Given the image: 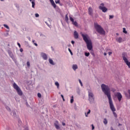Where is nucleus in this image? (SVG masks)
Returning a JSON list of instances; mask_svg holds the SVG:
<instances>
[{
	"label": "nucleus",
	"mask_w": 130,
	"mask_h": 130,
	"mask_svg": "<svg viewBox=\"0 0 130 130\" xmlns=\"http://www.w3.org/2000/svg\"><path fill=\"white\" fill-rule=\"evenodd\" d=\"M101 87L103 93L109 99L110 108L113 112L114 117H115V118H117V114H116L115 112L116 111V109H115V107H114L113 102H112V99H111V92L110 91V88H109L108 85H105L104 84H102Z\"/></svg>",
	"instance_id": "1"
},
{
	"label": "nucleus",
	"mask_w": 130,
	"mask_h": 130,
	"mask_svg": "<svg viewBox=\"0 0 130 130\" xmlns=\"http://www.w3.org/2000/svg\"><path fill=\"white\" fill-rule=\"evenodd\" d=\"M82 37L85 43H86V46L88 50H92L93 49V45H92V41L91 40H89V36L87 34H82Z\"/></svg>",
	"instance_id": "2"
},
{
	"label": "nucleus",
	"mask_w": 130,
	"mask_h": 130,
	"mask_svg": "<svg viewBox=\"0 0 130 130\" xmlns=\"http://www.w3.org/2000/svg\"><path fill=\"white\" fill-rule=\"evenodd\" d=\"M94 28L98 33L101 34V35H105V30L102 28L101 25L98 23H94Z\"/></svg>",
	"instance_id": "3"
},
{
	"label": "nucleus",
	"mask_w": 130,
	"mask_h": 130,
	"mask_svg": "<svg viewBox=\"0 0 130 130\" xmlns=\"http://www.w3.org/2000/svg\"><path fill=\"white\" fill-rule=\"evenodd\" d=\"M13 86L14 89L16 90L17 94L19 95V96H22L23 95V91H22V90H21L20 87H19V86H18V85L16 84V83L14 82L13 83Z\"/></svg>",
	"instance_id": "4"
},
{
	"label": "nucleus",
	"mask_w": 130,
	"mask_h": 130,
	"mask_svg": "<svg viewBox=\"0 0 130 130\" xmlns=\"http://www.w3.org/2000/svg\"><path fill=\"white\" fill-rule=\"evenodd\" d=\"M88 101H89L90 104H92V103H94V102H95L94 94L90 91L88 92Z\"/></svg>",
	"instance_id": "5"
},
{
	"label": "nucleus",
	"mask_w": 130,
	"mask_h": 130,
	"mask_svg": "<svg viewBox=\"0 0 130 130\" xmlns=\"http://www.w3.org/2000/svg\"><path fill=\"white\" fill-rule=\"evenodd\" d=\"M99 8L103 13H106L108 10L106 7H104V3L101 4V6Z\"/></svg>",
	"instance_id": "6"
},
{
	"label": "nucleus",
	"mask_w": 130,
	"mask_h": 130,
	"mask_svg": "<svg viewBox=\"0 0 130 130\" xmlns=\"http://www.w3.org/2000/svg\"><path fill=\"white\" fill-rule=\"evenodd\" d=\"M115 97H117L119 102L121 101V99H122V95L121 94V93H120V92H116V93H115Z\"/></svg>",
	"instance_id": "7"
},
{
	"label": "nucleus",
	"mask_w": 130,
	"mask_h": 130,
	"mask_svg": "<svg viewBox=\"0 0 130 130\" xmlns=\"http://www.w3.org/2000/svg\"><path fill=\"white\" fill-rule=\"evenodd\" d=\"M122 57L124 61H125L127 60V53L126 52H123L122 53Z\"/></svg>",
	"instance_id": "8"
},
{
	"label": "nucleus",
	"mask_w": 130,
	"mask_h": 130,
	"mask_svg": "<svg viewBox=\"0 0 130 130\" xmlns=\"http://www.w3.org/2000/svg\"><path fill=\"white\" fill-rule=\"evenodd\" d=\"M41 55L44 60H47V54H46L45 53L42 52L41 53Z\"/></svg>",
	"instance_id": "9"
},
{
	"label": "nucleus",
	"mask_w": 130,
	"mask_h": 130,
	"mask_svg": "<svg viewBox=\"0 0 130 130\" xmlns=\"http://www.w3.org/2000/svg\"><path fill=\"white\" fill-rule=\"evenodd\" d=\"M74 36L75 39H78V38H79V34L76 30L74 31Z\"/></svg>",
	"instance_id": "10"
},
{
	"label": "nucleus",
	"mask_w": 130,
	"mask_h": 130,
	"mask_svg": "<svg viewBox=\"0 0 130 130\" xmlns=\"http://www.w3.org/2000/svg\"><path fill=\"white\" fill-rule=\"evenodd\" d=\"M54 125L56 129H59L60 128V127H59V125H58V121L56 120L55 121L54 123Z\"/></svg>",
	"instance_id": "11"
},
{
	"label": "nucleus",
	"mask_w": 130,
	"mask_h": 130,
	"mask_svg": "<svg viewBox=\"0 0 130 130\" xmlns=\"http://www.w3.org/2000/svg\"><path fill=\"white\" fill-rule=\"evenodd\" d=\"M88 14L89 15H90V16H92L93 15V9L91 7H89L88 8Z\"/></svg>",
	"instance_id": "12"
},
{
	"label": "nucleus",
	"mask_w": 130,
	"mask_h": 130,
	"mask_svg": "<svg viewBox=\"0 0 130 130\" xmlns=\"http://www.w3.org/2000/svg\"><path fill=\"white\" fill-rule=\"evenodd\" d=\"M52 6L53 7V8H54V9H55V8H56V5L55 4V3H54V1L53 0H49Z\"/></svg>",
	"instance_id": "13"
},
{
	"label": "nucleus",
	"mask_w": 130,
	"mask_h": 130,
	"mask_svg": "<svg viewBox=\"0 0 130 130\" xmlns=\"http://www.w3.org/2000/svg\"><path fill=\"white\" fill-rule=\"evenodd\" d=\"M116 40L119 43H121V42H123V40H122V38L121 37L118 38Z\"/></svg>",
	"instance_id": "14"
},
{
	"label": "nucleus",
	"mask_w": 130,
	"mask_h": 130,
	"mask_svg": "<svg viewBox=\"0 0 130 130\" xmlns=\"http://www.w3.org/2000/svg\"><path fill=\"white\" fill-rule=\"evenodd\" d=\"M49 62L50 63V64H52V66L55 65V63H54V62H53V60L51 59V58L49 59Z\"/></svg>",
	"instance_id": "15"
},
{
	"label": "nucleus",
	"mask_w": 130,
	"mask_h": 130,
	"mask_svg": "<svg viewBox=\"0 0 130 130\" xmlns=\"http://www.w3.org/2000/svg\"><path fill=\"white\" fill-rule=\"evenodd\" d=\"M125 63L127 66V67L130 69V62L128 61V60H126V61H124Z\"/></svg>",
	"instance_id": "16"
},
{
	"label": "nucleus",
	"mask_w": 130,
	"mask_h": 130,
	"mask_svg": "<svg viewBox=\"0 0 130 130\" xmlns=\"http://www.w3.org/2000/svg\"><path fill=\"white\" fill-rule=\"evenodd\" d=\"M73 69L74 71H76L78 69V66L77 64H74L72 66Z\"/></svg>",
	"instance_id": "17"
},
{
	"label": "nucleus",
	"mask_w": 130,
	"mask_h": 130,
	"mask_svg": "<svg viewBox=\"0 0 130 130\" xmlns=\"http://www.w3.org/2000/svg\"><path fill=\"white\" fill-rule=\"evenodd\" d=\"M8 53L10 57H11V58H13V57H14V54H13V53L12 52V51H9Z\"/></svg>",
	"instance_id": "18"
},
{
	"label": "nucleus",
	"mask_w": 130,
	"mask_h": 130,
	"mask_svg": "<svg viewBox=\"0 0 130 130\" xmlns=\"http://www.w3.org/2000/svg\"><path fill=\"white\" fill-rule=\"evenodd\" d=\"M13 116L14 117H17V113H16V111H13L12 112Z\"/></svg>",
	"instance_id": "19"
},
{
	"label": "nucleus",
	"mask_w": 130,
	"mask_h": 130,
	"mask_svg": "<svg viewBox=\"0 0 130 130\" xmlns=\"http://www.w3.org/2000/svg\"><path fill=\"white\" fill-rule=\"evenodd\" d=\"M65 21L67 23H69V17L68 16V14L65 16Z\"/></svg>",
	"instance_id": "20"
},
{
	"label": "nucleus",
	"mask_w": 130,
	"mask_h": 130,
	"mask_svg": "<svg viewBox=\"0 0 130 130\" xmlns=\"http://www.w3.org/2000/svg\"><path fill=\"white\" fill-rule=\"evenodd\" d=\"M90 113H91L90 110H88V111L87 112V113H85L86 117H88V115L90 114Z\"/></svg>",
	"instance_id": "21"
},
{
	"label": "nucleus",
	"mask_w": 130,
	"mask_h": 130,
	"mask_svg": "<svg viewBox=\"0 0 130 130\" xmlns=\"http://www.w3.org/2000/svg\"><path fill=\"white\" fill-rule=\"evenodd\" d=\"M31 4H32V8L33 9H35V1H32Z\"/></svg>",
	"instance_id": "22"
},
{
	"label": "nucleus",
	"mask_w": 130,
	"mask_h": 130,
	"mask_svg": "<svg viewBox=\"0 0 130 130\" xmlns=\"http://www.w3.org/2000/svg\"><path fill=\"white\" fill-rule=\"evenodd\" d=\"M72 24H73V25H74L75 26H76V27H78V22H77V21H73V22H72Z\"/></svg>",
	"instance_id": "23"
},
{
	"label": "nucleus",
	"mask_w": 130,
	"mask_h": 130,
	"mask_svg": "<svg viewBox=\"0 0 130 130\" xmlns=\"http://www.w3.org/2000/svg\"><path fill=\"white\" fill-rule=\"evenodd\" d=\"M90 53L91 54V55L95 56V54L94 53V50H93V49L90 50Z\"/></svg>",
	"instance_id": "24"
},
{
	"label": "nucleus",
	"mask_w": 130,
	"mask_h": 130,
	"mask_svg": "<svg viewBox=\"0 0 130 130\" xmlns=\"http://www.w3.org/2000/svg\"><path fill=\"white\" fill-rule=\"evenodd\" d=\"M55 85L57 86V89L59 88V83H58V82H56Z\"/></svg>",
	"instance_id": "25"
},
{
	"label": "nucleus",
	"mask_w": 130,
	"mask_h": 130,
	"mask_svg": "<svg viewBox=\"0 0 130 130\" xmlns=\"http://www.w3.org/2000/svg\"><path fill=\"white\" fill-rule=\"evenodd\" d=\"M104 124H107L108 123V121H107V119L105 118L104 119V121H103Z\"/></svg>",
	"instance_id": "26"
},
{
	"label": "nucleus",
	"mask_w": 130,
	"mask_h": 130,
	"mask_svg": "<svg viewBox=\"0 0 130 130\" xmlns=\"http://www.w3.org/2000/svg\"><path fill=\"white\" fill-rule=\"evenodd\" d=\"M123 33H124L125 34H127V31H126V29L125 28H123Z\"/></svg>",
	"instance_id": "27"
},
{
	"label": "nucleus",
	"mask_w": 130,
	"mask_h": 130,
	"mask_svg": "<svg viewBox=\"0 0 130 130\" xmlns=\"http://www.w3.org/2000/svg\"><path fill=\"white\" fill-rule=\"evenodd\" d=\"M71 103H74V96H71V101H70Z\"/></svg>",
	"instance_id": "28"
},
{
	"label": "nucleus",
	"mask_w": 130,
	"mask_h": 130,
	"mask_svg": "<svg viewBox=\"0 0 130 130\" xmlns=\"http://www.w3.org/2000/svg\"><path fill=\"white\" fill-rule=\"evenodd\" d=\"M85 56H89V55H90V53L89 52H85Z\"/></svg>",
	"instance_id": "29"
},
{
	"label": "nucleus",
	"mask_w": 130,
	"mask_h": 130,
	"mask_svg": "<svg viewBox=\"0 0 130 130\" xmlns=\"http://www.w3.org/2000/svg\"><path fill=\"white\" fill-rule=\"evenodd\" d=\"M113 18H114V16L109 15V20H111V19H113Z\"/></svg>",
	"instance_id": "30"
},
{
	"label": "nucleus",
	"mask_w": 130,
	"mask_h": 130,
	"mask_svg": "<svg viewBox=\"0 0 130 130\" xmlns=\"http://www.w3.org/2000/svg\"><path fill=\"white\" fill-rule=\"evenodd\" d=\"M70 20L71 21V22H72V23L74 22V18L71 16H70Z\"/></svg>",
	"instance_id": "31"
},
{
	"label": "nucleus",
	"mask_w": 130,
	"mask_h": 130,
	"mask_svg": "<svg viewBox=\"0 0 130 130\" xmlns=\"http://www.w3.org/2000/svg\"><path fill=\"white\" fill-rule=\"evenodd\" d=\"M68 50H69V52H70L71 55H73V52H72V50H71L70 48H68Z\"/></svg>",
	"instance_id": "32"
},
{
	"label": "nucleus",
	"mask_w": 130,
	"mask_h": 130,
	"mask_svg": "<svg viewBox=\"0 0 130 130\" xmlns=\"http://www.w3.org/2000/svg\"><path fill=\"white\" fill-rule=\"evenodd\" d=\"M79 82L82 87H83V83H82V81H81V79H79Z\"/></svg>",
	"instance_id": "33"
},
{
	"label": "nucleus",
	"mask_w": 130,
	"mask_h": 130,
	"mask_svg": "<svg viewBox=\"0 0 130 130\" xmlns=\"http://www.w3.org/2000/svg\"><path fill=\"white\" fill-rule=\"evenodd\" d=\"M4 26L6 28V29H10V27L7 24H4Z\"/></svg>",
	"instance_id": "34"
},
{
	"label": "nucleus",
	"mask_w": 130,
	"mask_h": 130,
	"mask_svg": "<svg viewBox=\"0 0 130 130\" xmlns=\"http://www.w3.org/2000/svg\"><path fill=\"white\" fill-rule=\"evenodd\" d=\"M13 60L14 61V62L15 63H17V59H16V58H15L14 57L12 58Z\"/></svg>",
	"instance_id": "35"
},
{
	"label": "nucleus",
	"mask_w": 130,
	"mask_h": 130,
	"mask_svg": "<svg viewBox=\"0 0 130 130\" xmlns=\"http://www.w3.org/2000/svg\"><path fill=\"white\" fill-rule=\"evenodd\" d=\"M26 66H27V67H30V62H29V61H27V62H26Z\"/></svg>",
	"instance_id": "36"
},
{
	"label": "nucleus",
	"mask_w": 130,
	"mask_h": 130,
	"mask_svg": "<svg viewBox=\"0 0 130 130\" xmlns=\"http://www.w3.org/2000/svg\"><path fill=\"white\" fill-rule=\"evenodd\" d=\"M38 97H39V98H41V93H38Z\"/></svg>",
	"instance_id": "37"
},
{
	"label": "nucleus",
	"mask_w": 130,
	"mask_h": 130,
	"mask_svg": "<svg viewBox=\"0 0 130 130\" xmlns=\"http://www.w3.org/2000/svg\"><path fill=\"white\" fill-rule=\"evenodd\" d=\"M35 17L36 18H38V17H39V14L38 13H36L35 14Z\"/></svg>",
	"instance_id": "38"
},
{
	"label": "nucleus",
	"mask_w": 130,
	"mask_h": 130,
	"mask_svg": "<svg viewBox=\"0 0 130 130\" xmlns=\"http://www.w3.org/2000/svg\"><path fill=\"white\" fill-rule=\"evenodd\" d=\"M61 97L63 100V101H66V100H64V98H63V95L61 94Z\"/></svg>",
	"instance_id": "39"
},
{
	"label": "nucleus",
	"mask_w": 130,
	"mask_h": 130,
	"mask_svg": "<svg viewBox=\"0 0 130 130\" xmlns=\"http://www.w3.org/2000/svg\"><path fill=\"white\" fill-rule=\"evenodd\" d=\"M55 2L56 4H59V3L60 2L59 0H57V1H55Z\"/></svg>",
	"instance_id": "40"
},
{
	"label": "nucleus",
	"mask_w": 130,
	"mask_h": 130,
	"mask_svg": "<svg viewBox=\"0 0 130 130\" xmlns=\"http://www.w3.org/2000/svg\"><path fill=\"white\" fill-rule=\"evenodd\" d=\"M7 110H8V111H11V108H10V107H7L6 108Z\"/></svg>",
	"instance_id": "41"
},
{
	"label": "nucleus",
	"mask_w": 130,
	"mask_h": 130,
	"mask_svg": "<svg viewBox=\"0 0 130 130\" xmlns=\"http://www.w3.org/2000/svg\"><path fill=\"white\" fill-rule=\"evenodd\" d=\"M91 126H92V130L94 129H95V126H94V125L91 124Z\"/></svg>",
	"instance_id": "42"
},
{
	"label": "nucleus",
	"mask_w": 130,
	"mask_h": 130,
	"mask_svg": "<svg viewBox=\"0 0 130 130\" xmlns=\"http://www.w3.org/2000/svg\"><path fill=\"white\" fill-rule=\"evenodd\" d=\"M17 45L19 46V48H21V44L19 43H17Z\"/></svg>",
	"instance_id": "43"
},
{
	"label": "nucleus",
	"mask_w": 130,
	"mask_h": 130,
	"mask_svg": "<svg viewBox=\"0 0 130 130\" xmlns=\"http://www.w3.org/2000/svg\"><path fill=\"white\" fill-rule=\"evenodd\" d=\"M23 48H20V52H23Z\"/></svg>",
	"instance_id": "44"
},
{
	"label": "nucleus",
	"mask_w": 130,
	"mask_h": 130,
	"mask_svg": "<svg viewBox=\"0 0 130 130\" xmlns=\"http://www.w3.org/2000/svg\"><path fill=\"white\" fill-rule=\"evenodd\" d=\"M112 53V52H109L108 54L109 55H111V54Z\"/></svg>",
	"instance_id": "45"
},
{
	"label": "nucleus",
	"mask_w": 130,
	"mask_h": 130,
	"mask_svg": "<svg viewBox=\"0 0 130 130\" xmlns=\"http://www.w3.org/2000/svg\"><path fill=\"white\" fill-rule=\"evenodd\" d=\"M27 38L29 41H31V38H30V37H28Z\"/></svg>",
	"instance_id": "46"
},
{
	"label": "nucleus",
	"mask_w": 130,
	"mask_h": 130,
	"mask_svg": "<svg viewBox=\"0 0 130 130\" xmlns=\"http://www.w3.org/2000/svg\"><path fill=\"white\" fill-rule=\"evenodd\" d=\"M34 45H35V46H38V44L36 43H34Z\"/></svg>",
	"instance_id": "47"
},
{
	"label": "nucleus",
	"mask_w": 130,
	"mask_h": 130,
	"mask_svg": "<svg viewBox=\"0 0 130 130\" xmlns=\"http://www.w3.org/2000/svg\"><path fill=\"white\" fill-rule=\"evenodd\" d=\"M25 104H26V106H27V107L29 106V104H28V102H26L25 103Z\"/></svg>",
	"instance_id": "48"
},
{
	"label": "nucleus",
	"mask_w": 130,
	"mask_h": 130,
	"mask_svg": "<svg viewBox=\"0 0 130 130\" xmlns=\"http://www.w3.org/2000/svg\"><path fill=\"white\" fill-rule=\"evenodd\" d=\"M62 125H63V126H64V125H66V123H64V122H62Z\"/></svg>",
	"instance_id": "49"
},
{
	"label": "nucleus",
	"mask_w": 130,
	"mask_h": 130,
	"mask_svg": "<svg viewBox=\"0 0 130 130\" xmlns=\"http://www.w3.org/2000/svg\"><path fill=\"white\" fill-rule=\"evenodd\" d=\"M71 43H72V44H75V42H74V41H71Z\"/></svg>",
	"instance_id": "50"
},
{
	"label": "nucleus",
	"mask_w": 130,
	"mask_h": 130,
	"mask_svg": "<svg viewBox=\"0 0 130 130\" xmlns=\"http://www.w3.org/2000/svg\"><path fill=\"white\" fill-rule=\"evenodd\" d=\"M121 125H122V124H120V123H118V126H121Z\"/></svg>",
	"instance_id": "51"
},
{
	"label": "nucleus",
	"mask_w": 130,
	"mask_h": 130,
	"mask_svg": "<svg viewBox=\"0 0 130 130\" xmlns=\"http://www.w3.org/2000/svg\"><path fill=\"white\" fill-rule=\"evenodd\" d=\"M104 55H105V56H106V55H107V53H106L105 52V53H104Z\"/></svg>",
	"instance_id": "52"
},
{
	"label": "nucleus",
	"mask_w": 130,
	"mask_h": 130,
	"mask_svg": "<svg viewBox=\"0 0 130 130\" xmlns=\"http://www.w3.org/2000/svg\"><path fill=\"white\" fill-rule=\"evenodd\" d=\"M35 0H29V2H34Z\"/></svg>",
	"instance_id": "53"
},
{
	"label": "nucleus",
	"mask_w": 130,
	"mask_h": 130,
	"mask_svg": "<svg viewBox=\"0 0 130 130\" xmlns=\"http://www.w3.org/2000/svg\"><path fill=\"white\" fill-rule=\"evenodd\" d=\"M46 24H47V26H49V25H48V23H47V22H45Z\"/></svg>",
	"instance_id": "54"
},
{
	"label": "nucleus",
	"mask_w": 130,
	"mask_h": 130,
	"mask_svg": "<svg viewBox=\"0 0 130 130\" xmlns=\"http://www.w3.org/2000/svg\"><path fill=\"white\" fill-rule=\"evenodd\" d=\"M34 42H35V40H32V43H34Z\"/></svg>",
	"instance_id": "55"
},
{
	"label": "nucleus",
	"mask_w": 130,
	"mask_h": 130,
	"mask_svg": "<svg viewBox=\"0 0 130 130\" xmlns=\"http://www.w3.org/2000/svg\"><path fill=\"white\" fill-rule=\"evenodd\" d=\"M116 35H117V36H118V35H119V34L118 33H116Z\"/></svg>",
	"instance_id": "56"
},
{
	"label": "nucleus",
	"mask_w": 130,
	"mask_h": 130,
	"mask_svg": "<svg viewBox=\"0 0 130 130\" xmlns=\"http://www.w3.org/2000/svg\"><path fill=\"white\" fill-rule=\"evenodd\" d=\"M105 113H107V111H106V112H105Z\"/></svg>",
	"instance_id": "57"
},
{
	"label": "nucleus",
	"mask_w": 130,
	"mask_h": 130,
	"mask_svg": "<svg viewBox=\"0 0 130 130\" xmlns=\"http://www.w3.org/2000/svg\"><path fill=\"white\" fill-rule=\"evenodd\" d=\"M1 1H2V2L4 1V0H1Z\"/></svg>",
	"instance_id": "58"
},
{
	"label": "nucleus",
	"mask_w": 130,
	"mask_h": 130,
	"mask_svg": "<svg viewBox=\"0 0 130 130\" xmlns=\"http://www.w3.org/2000/svg\"><path fill=\"white\" fill-rule=\"evenodd\" d=\"M8 46H10V45H9V44H8Z\"/></svg>",
	"instance_id": "59"
},
{
	"label": "nucleus",
	"mask_w": 130,
	"mask_h": 130,
	"mask_svg": "<svg viewBox=\"0 0 130 130\" xmlns=\"http://www.w3.org/2000/svg\"><path fill=\"white\" fill-rule=\"evenodd\" d=\"M0 15H2V13H0Z\"/></svg>",
	"instance_id": "60"
},
{
	"label": "nucleus",
	"mask_w": 130,
	"mask_h": 130,
	"mask_svg": "<svg viewBox=\"0 0 130 130\" xmlns=\"http://www.w3.org/2000/svg\"><path fill=\"white\" fill-rule=\"evenodd\" d=\"M59 94H60V92H59Z\"/></svg>",
	"instance_id": "61"
}]
</instances>
